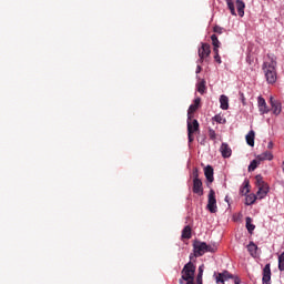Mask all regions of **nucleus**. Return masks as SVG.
Instances as JSON below:
<instances>
[{
    "instance_id": "nucleus-1",
    "label": "nucleus",
    "mask_w": 284,
    "mask_h": 284,
    "mask_svg": "<svg viewBox=\"0 0 284 284\" xmlns=\"http://www.w3.org/2000/svg\"><path fill=\"white\" fill-rule=\"evenodd\" d=\"M270 62L263 63V71L266 77L267 83H276V57L274 54H267Z\"/></svg>"
},
{
    "instance_id": "nucleus-2",
    "label": "nucleus",
    "mask_w": 284,
    "mask_h": 284,
    "mask_svg": "<svg viewBox=\"0 0 284 284\" xmlns=\"http://www.w3.org/2000/svg\"><path fill=\"white\" fill-rule=\"evenodd\" d=\"M255 185L258 189L256 192L257 199H265L270 192V185L263 180V175L255 176Z\"/></svg>"
},
{
    "instance_id": "nucleus-3",
    "label": "nucleus",
    "mask_w": 284,
    "mask_h": 284,
    "mask_svg": "<svg viewBox=\"0 0 284 284\" xmlns=\"http://www.w3.org/2000/svg\"><path fill=\"white\" fill-rule=\"evenodd\" d=\"M196 274V265L192 263L191 261L187 262L184 267L181 271V275L183 281H186V283H194V275Z\"/></svg>"
},
{
    "instance_id": "nucleus-4",
    "label": "nucleus",
    "mask_w": 284,
    "mask_h": 284,
    "mask_svg": "<svg viewBox=\"0 0 284 284\" xmlns=\"http://www.w3.org/2000/svg\"><path fill=\"white\" fill-rule=\"evenodd\" d=\"M200 130V124L199 120H195L194 118H187V139H189V144L194 143V134L199 132Z\"/></svg>"
},
{
    "instance_id": "nucleus-5",
    "label": "nucleus",
    "mask_w": 284,
    "mask_h": 284,
    "mask_svg": "<svg viewBox=\"0 0 284 284\" xmlns=\"http://www.w3.org/2000/svg\"><path fill=\"white\" fill-rule=\"evenodd\" d=\"M209 212L211 214H216L219 207L216 206V192L214 190H210L209 192V199H207V205H206Z\"/></svg>"
},
{
    "instance_id": "nucleus-6",
    "label": "nucleus",
    "mask_w": 284,
    "mask_h": 284,
    "mask_svg": "<svg viewBox=\"0 0 284 284\" xmlns=\"http://www.w3.org/2000/svg\"><path fill=\"white\" fill-rule=\"evenodd\" d=\"M207 247V243L205 242H201V241H195L193 243V250H194V256L199 257V256H203V254H205Z\"/></svg>"
},
{
    "instance_id": "nucleus-7",
    "label": "nucleus",
    "mask_w": 284,
    "mask_h": 284,
    "mask_svg": "<svg viewBox=\"0 0 284 284\" xmlns=\"http://www.w3.org/2000/svg\"><path fill=\"white\" fill-rule=\"evenodd\" d=\"M200 57V61L203 62V59H207L210 54H212V50L209 43L202 42L201 48L197 51Z\"/></svg>"
},
{
    "instance_id": "nucleus-8",
    "label": "nucleus",
    "mask_w": 284,
    "mask_h": 284,
    "mask_svg": "<svg viewBox=\"0 0 284 284\" xmlns=\"http://www.w3.org/2000/svg\"><path fill=\"white\" fill-rule=\"evenodd\" d=\"M270 103H271L273 114H275V116H278V114H281V112H283V106L281 104V101L271 97Z\"/></svg>"
},
{
    "instance_id": "nucleus-9",
    "label": "nucleus",
    "mask_w": 284,
    "mask_h": 284,
    "mask_svg": "<svg viewBox=\"0 0 284 284\" xmlns=\"http://www.w3.org/2000/svg\"><path fill=\"white\" fill-rule=\"evenodd\" d=\"M257 106L260 114H270V106H267V102H265V98L258 97L257 98Z\"/></svg>"
},
{
    "instance_id": "nucleus-10",
    "label": "nucleus",
    "mask_w": 284,
    "mask_h": 284,
    "mask_svg": "<svg viewBox=\"0 0 284 284\" xmlns=\"http://www.w3.org/2000/svg\"><path fill=\"white\" fill-rule=\"evenodd\" d=\"M272 268L270 264H266L263 268L262 284H272Z\"/></svg>"
},
{
    "instance_id": "nucleus-11",
    "label": "nucleus",
    "mask_w": 284,
    "mask_h": 284,
    "mask_svg": "<svg viewBox=\"0 0 284 284\" xmlns=\"http://www.w3.org/2000/svg\"><path fill=\"white\" fill-rule=\"evenodd\" d=\"M199 108H201V98H196L194 100L193 104H191L189 106L187 119H194V112H196V110H199Z\"/></svg>"
},
{
    "instance_id": "nucleus-12",
    "label": "nucleus",
    "mask_w": 284,
    "mask_h": 284,
    "mask_svg": "<svg viewBox=\"0 0 284 284\" xmlns=\"http://www.w3.org/2000/svg\"><path fill=\"white\" fill-rule=\"evenodd\" d=\"M230 278H234V276L227 271L217 273V275L215 276L216 283H222V284H225V281H230Z\"/></svg>"
},
{
    "instance_id": "nucleus-13",
    "label": "nucleus",
    "mask_w": 284,
    "mask_h": 284,
    "mask_svg": "<svg viewBox=\"0 0 284 284\" xmlns=\"http://www.w3.org/2000/svg\"><path fill=\"white\" fill-rule=\"evenodd\" d=\"M193 194L203 196V182L201 180H193Z\"/></svg>"
},
{
    "instance_id": "nucleus-14",
    "label": "nucleus",
    "mask_w": 284,
    "mask_h": 284,
    "mask_svg": "<svg viewBox=\"0 0 284 284\" xmlns=\"http://www.w3.org/2000/svg\"><path fill=\"white\" fill-rule=\"evenodd\" d=\"M220 151L223 159H230L232 156V149L227 143H222Z\"/></svg>"
},
{
    "instance_id": "nucleus-15",
    "label": "nucleus",
    "mask_w": 284,
    "mask_h": 284,
    "mask_svg": "<svg viewBox=\"0 0 284 284\" xmlns=\"http://www.w3.org/2000/svg\"><path fill=\"white\" fill-rule=\"evenodd\" d=\"M204 175L206 178V181H209V183H214V169L211 165H207L204 169Z\"/></svg>"
},
{
    "instance_id": "nucleus-16",
    "label": "nucleus",
    "mask_w": 284,
    "mask_h": 284,
    "mask_svg": "<svg viewBox=\"0 0 284 284\" xmlns=\"http://www.w3.org/2000/svg\"><path fill=\"white\" fill-rule=\"evenodd\" d=\"M235 6L237 9L239 17H245V2H243V0H236Z\"/></svg>"
},
{
    "instance_id": "nucleus-17",
    "label": "nucleus",
    "mask_w": 284,
    "mask_h": 284,
    "mask_svg": "<svg viewBox=\"0 0 284 284\" xmlns=\"http://www.w3.org/2000/svg\"><path fill=\"white\" fill-rule=\"evenodd\" d=\"M220 108H221V110L230 109V98H227V95L220 97Z\"/></svg>"
},
{
    "instance_id": "nucleus-18",
    "label": "nucleus",
    "mask_w": 284,
    "mask_h": 284,
    "mask_svg": "<svg viewBox=\"0 0 284 284\" xmlns=\"http://www.w3.org/2000/svg\"><path fill=\"white\" fill-rule=\"evenodd\" d=\"M255 136H256V133L254 132V130H251V131L246 134V136H245L246 143H247V145H250L251 148H254V139H255Z\"/></svg>"
},
{
    "instance_id": "nucleus-19",
    "label": "nucleus",
    "mask_w": 284,
    "mask_h": 284,
    "mask_svg": "<svg viewBox=\"0 0 284 284\" xmlns=\"http://www.w3.org/2000/svg\"><path fill=\"white\" fill-rule=\"evenodd\" d=\"M256 159L261 161H272V159H274V155L272 154V152L266 151L260 155L256 156Z\"/></svg>"
},
{
    "instance_id": "nucleus-20",
    "label": "nucleus",
    "mask_w": 284,
    "mask_h": 284,
    "mask_svg": "<svg viewBox=\"0 0 284 284\" xmlns=\"http://www.w3.org/2000/svg\"><path fill=\"white\" fill-rule=\"evenodd\" d=\"M240 193L245 196V194H250V180H245L240 190Z\"/></svg>"
},
{
    "instance_id": "nucleus-21",
    "label": "nucleus",
    "mask_w": 284,
    "mask_h": 284,
    "mask_svg": "<svg viewBox=\"0 0 284 284\" xmlns=\"http://www.w3.org/2000/svg\"><path fill=\"white\" fill-rule=\"evenodd\" d=\"M245 221H246V230L248 234H253L254 230H256V225L252 224V217L247 216Z\"/></svg>"
},
{
    "instance_id": "nucleus-22",
    "label": "nucleus",
    "mask_w": 284,
    "mask_h": 284,
    "mask_svg": "<svg viewBox=\"0 0 284 284\" xmlns=\"http://www.w3.org/2000/svg\"><path fill=\"white\" fill-rule=\"evenodd\" d=\"M226 6L233 17H236V7L234 6V0H226Z\"/></svg>"
},
{
    "instance_id": "nucleus-23",
    "label": "nucleus",
    "mask_w": 284,
    "mask_h": 284,
    "mask_svg": "<svg viewBox=\"0 0 284 284\" xmlns=\"http://www.w3.org/2000/svg\"><path fill=\"white\" fill-rule=\"evenodd\" d=\"M226 6L233 17H236V7L234 6V0H226Z\"/></svg>"
},
{
    "instance_id": "nucleus-24",
    "label": "nucleus",
    "mask_w": 284,
    "mask_h": 284,
    "mask_svg": "<svg viewBox=\"0 0 284 284\" xmlns=\"http://www.w3.org/2000/svg\"><path fill=\"white\" fill-rule=\"evenodd\" d=\"M211 41H212L213 50H219V48H221V41H219V37H216V34L211 36Z\"/></svg>"
},
{
    "instance_id": "nucleus-25",
    "label": "nucleus",
    "mask_w": 284,
    "mask_h": 284,
    "mask_svg": "<svg viewBox=\"0 0 284 284\" xmlns=\"http://www.w3.org/2000/svg\"><path fill=\"white\" fill-rule=\"evenodd\" d=\"M182 239H192V227L186 225L182 231Z\"/></svg>"
},
{
    "instance_id": "nucleus-26",
    "label": "nucleus",
    "mask_w": 284,
    "mask_h": 284,
    "mask_svg": "<svg viewBox=\"0 0 284 284\" xmlns=\"http://www.w3.org/2000/svg\"><path fill=\"white\" fill-rule=\"evenodd\" d=\"M261 165V161L258 159L253 160L248 165V172H254Z\"/></svg>"
},
{
    "instance_id": "nucleus-27",
    "label": "nucleus",
    "mask_w": 284,
    "mask_h": 284,
    "mask_svg": "<svg viewBox=\"0 0 284 284\" xmlns=\"http://www.w3.org/2000/svg\"><path fill=\"white\" fill-rule=\"evenodd\" d=\"M256 250H258V246H256L254 242H250L247 245V251L250 252L251 256H254V252H256Z\"/></svg>"
},
{
    "instance_id": "nucleus-28",
    "label": "nucleus",
    "mask_w": 284,
    "mask_h": 284,
    "mask_svg": "<svg viewBox=\"0 0 284 284\" xmlns=\"http://www.w3.org/2000/svg\"><path fill=\"white\" fill-rule=\"evenodd\" d=\"M257 199H258L257 195H248L246 197V205H254V203H256Z\"/></svg>"
},
{
    "instance_id": "nucleus-29",
    "label": "nucleus",
    "mask_w": 284,
    "mask_h": 284,
    "mask_svg": "<svg viewBox=\"0 0 284 284\" xmlns=\"http://www.w3.org/2000/svg\"><path fill=\"white\" fill-rule=\"evenodd\" d=\"M197 92H200V94L205 93V80H202L197 83Z\"/></svg>"
},
{
    "instance_id": "nucleus-30",
    "label": "nucleus",
    "mask_w": 284,
    "mask_h": 284,
    "mask_svg": "<svg viewBox=\"0 0 284 284\" xmlns=\"http://www.w3.org/2000/svg\"><path fill=\"white\" fill-rule=\"evenodd\" d=\"M213 121H215L216 123H220L222 125L227 123V121L223 116H221V114L213 116Z\"/></svg>"
},
{
    "instance_id": "nucleus-31",
    "label": "nucleus",
    "mask_w": 284,
    "mask_h": 284,
    "mask_svg": "<svg viewBox=\"0 0 284 284\" xmlns=\"http://www.w3.org/2000/svg\"><path fill=\"white\" fill-rule=\"evenodd\" d=\"M278 270L280 272H284V253L278 256Z\"/></svg>"
},
{
    "instance_id": "nucleus-32",
    "label": "nucleus",
    "mask_w": 284,
    "mask_h": 284,
    "mask_svg": "<svg viewBox=\"0 0 284 284\" xmlns=\"http://www.w3.org/2000/svg\"><path fill=\"white\" fill-rule=\"evenodd\" d=\"M214 52V61L219 64L223 63V61L221 60V55L219 54V49H213Z\"/></svg>"
},
{
    "instance_id": "nucleus-33",
    "label": "nucleus",
    "mask_w": 284,
    "mask_h": 284,
    "mask_svg": "<svg viewBox=\"0 0 284 284\" xmlns=\"http://www.w3.org/2000/svg\"><path fill=\"white\" fill-rule=\"evenodd\" d=\"M216 250H219V247L216 246V244H206V252H216Z\"/></svg>"
},
{
    "instance_id": "nucleus-34",
    "label": "nucleus",
    "mask_w": 284,
    "mask_h": 284,
    "mask_svg": "<svg viewBox=\"0 0 284 284\" xmlns=\"http://www.w3.org/2000/svg\"><path fill=\"white\" fill-rule=\"evenodd\" d=\"M209 139L216 141V131H214V129H209Z\"/></svg>"
},
{
    "instance_id": "nucleus-35",
    "label": "nucleus",
    "mask_w": 284,
    "mask_h": 284,
    "mask_svg": "<svg viewBox=\"0 0 284 284\" xmlns=\"http://www.w3.org/2000/svg\"><path fill=\"white\" fill-rule=\"evenodd\" d=\"M192 176H193V181H200L201 180V179H199V169L197 168H193Z\"/></svg>"
},
{
    "instance_id": "nucleus-36",
    "label": "nucleus",
    "mask_w": 284,
    "mask_h": 284,
    "mask_svg": "<svg viewBox=\"0 0 284 284\" xmlns=\"http://www.w3.org/2000/svg\"><path fill=\"white\" fill-rule=\"evenodd\" d=\"M213 32H215V34H223V28L219 27V26H215L213 28Z\"/></svg>"
},
{
    "instance_id": "nucleus-37",
    "label": "nucleus",
    "mask_w": 284,
    "mask_h": 284,
    "mask_svg": "<svg viewBox=\"0 0 284 284\" xmlns=\"http://www.w3.org/2000/svg\"><path fill=\"white\" fill-rule=\"evenodd\" d=\"M240 100L243 105H247V102L245 101V94L243 92H240Z\"/></svg>"
},
{
    "instance_id": "nucleus-38",
    "label": "nucleus",
    "mask_w": 284,
    "mask_h": 284,
    "mask_svg": "<svg viewBox=\"0 0 284 284\" xmlns=\"http://www.w3.org/2000/svg\"><path fill=\"white\" fill-rule=\"evenodd\" d=\"M196 283L197 284H203V275H197L196 276Z\"/></svg>"
},
{
    "instance_id": "nucleus-39",
    "label": "nucleus",
    "mask_w": 284,
    "mask_h": 284,
    "mask_svg": "<svg viewBox=\"0 0 284 284\" xmlns=\"http://www.w3.org/2000/svg\"><path fill=\"white\" fill-rule=\"evenodd\" d=\"M197 276H203V265L199 266Z\"/></svg>"
},
{
    "instance_id": "nucleus-40",
    "label": "nucleus",
    "mask_w": 284,
    "mask_h": 284,
    "mask_svg": "<svg viewBox=\"0 0 284 284\" xmlns=\"http://www.w3.org/2000/svg\"><path fill=\"white\" fill-rule=\"evenodd\" d=\"M267 148H268V150H272V148H274V143L273 142H268Z\"/></svg>"
},
{
    "instance_id": "nucleus-41",
    "label": "nucleus",
    "mask_w": 284,
    "mask_h": 284,
    "mask_svg": "<svg viewBox=\"0 0 284 284\" xmlns=\"http://www.w3.org/2000/svg\"><path fill=\"white\" fill-rule=\"evenodd\" d=\"M201 70H202L201 65H197V67H196V71H195L196 74H199V73L201 72Z\"/></svg>"
},
{
    "instance_id": "nucleus-42",
    "label": "nucleus",
    "mask_w": 284,
    "mask_h": 284,
    "mask_svg": "<svg viewBox=\"0 0 284 284\" xmlns=\"http://www.w3.org/2000/svg\"><path fill=\"white\" fill-rule=\"evenodd\" d=\"M184 281H185V280H183V276H182V277L179 280V283H180V284H184Z\"/></svg>"
},
{
    "instance_id": "nucleus-43",
    "label": "nucleus",
    "mask_w": 284,
    "mask_h": 284,
    "mask_svg": "<svg viewBox=\"0 0 284 284\" xmlns=\"http://www.w3.org/2000/svg\"><path fill=\"white\" fill-rule=\"evenodd\" d=\"M235 284H241V281H239V280H235Z\"/></svg>"
}]
</instances>
